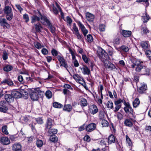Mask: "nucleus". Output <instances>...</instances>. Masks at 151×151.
<instances>
[{"label": "nucleus", "mask_w": 151, "mask_h": 151, "mask_svg": "<svg viewBox=\"0 0 151 151\" xmlns=\"http://www.w3.org/2000/svg\"><path fill=\"white\" fill-rule=\"evenodd\" d=\"M121 103H124V105L125 106L124 107V109L126 113L129 112L132 114H133L134 112L133 110L129 104H127L124 99H120L115 101L114 102L115 105V107L114 110V112H117L121 107Z\"/></svg>", "instance_id": "1"}, {"label": "nucleus", "mask_w": 151, "mask_h": 151, "mask_svg": "<svg viewBox=\"0 0 151 151\" xmlns=\"http://www.w3.org/2000/svg\"><path fill=\"white\" fill-rule=\"evenodd\" d=\"M131 62V65H128L129 67L134 68L136 66V71L137 72L141 71L144 66L142 62H141L139 60L136 59L132 60Z\"/></svg>", "instance_id": "2"}, {"label": "nucleus", "mask_w": 151, "mask_h": 151, "mask_svg": "<svg viewBox=\"0 0 151 151\" xmlns=\"http://www.w3.org/2000/svg\"><path fill=\"white\" fill-rule=\"evenodd\" d=\"M44 93V92L41 91L38 88H36L35 91L31 92L30 94V97L33 101H37L38 100L39 96L38 94L40 93Z\"/></svg>", "instance_id": "3"}, {"label": "nucleus", "mask_w": 151, "mask_h": 151, "mask_svg": "<svg viewBox=\"0 0 151 151\" xmlns=\"http://www.w3.org/2000/svg\"><path fill=\"white\" fill-rule=\"evenodd\" d=\"M105 68L109 70H112L116 68L114 65L108 60H103Z\"/></svg>", "instance_id": "4"}, {"label": "nucleus", "mask_w": 151, "mask_h": 151, "mask_svg": "<svg viewBox=\"0 0 151 151\" xmlns=\"http://www.w3.org/2000/svg\"><path fill=\"white\" fill-rule=\"evenodd\" d=\"M39 12L41 22L42 24L44 25H47L50 23L49 20L45 16H42Z\"/></svg>", "instance_id": "5"}, {"label": "nucleus", "mask_w": 151, "mask_h": 151, "mask_svg": "<svg viewBox=\"0 0 151 151\" xmlns=\"http://www.w3.org/2000/svg\"><path fill=\"white\" fill-rule=\"evenodd\" d=\"M80 69L81 70L82 73L84 75H89L90 74V71L89 69L86 66L80 67Z\"/></svg>", "instance_id": "6"}, {"label": "nucleus", "mask_w": 151, "mask_h": 151, "mask_svg": "<svg viewBox=\"0 0 151 151\" xmlns=\"http://www.w3.org/2000/svg\"><path fill=\"white\" fill-rule=\"evenodd\" d=\"M0 24L4 27L8 28L10 27L9 24L6 22V20L5 18H0Z\"/></svg>", "instance_id": "7"}, {"label": "nucleus", "mask_w": 151, "mask_h": 151, "mask_svg": "<svg viewBox=\"0 0 151 151\" xmlns=\"http://www.w3.org/2000/svg\"><path fill=\"white\" fill-rule=\"evenodd\" d=\"M89 110L90 113L93 115L97 113L98 111L97 106L94 104L90 106Z\"/></svg>", "instance_id": "8"}, {"label": "nucleus", "mask_w": 151, "mask_h": 151, "mask_svg": "<svg viewBox=\"0 0 151 151\" xmlns=\"http://www.w3.org/2000/svg\"><path fill=\"white\" fill-rule=\"evenodd\" d=\"M78 26L81 28V30L82 32L84 35L85 36H86V34L88 33V31L86 29L84 25L81 22H78Z\"/></svg>", "instance_id": "9"}, {"label": "nucleus", "mask_w": 151, "mask_h": 151, "mask_svg": "<svg viewBox=\"0 0 151 151\" xmlns=\"http://www.w3.org/2000/svg\"><path fill=\"white\" fill-rule=\"evenodd\" d=\"M147 89V85L144 83H141V86L138 89V91L140 93L142 94L144 93Z\"/></svg>", "instance_id": "10"}, {"label": "nucleus", "mask_w": 151, "mask_h": 151, "mask_svg": "<svg viewBox=\"0 0 151 151\" xmlns=\"http://www.w3.org/2000/svg\"><path fill=\"white\" fill-rule=\"evenodd\" d=\"M96 127V125L94 123H91L87 126L86 130L88 132H91Z\"/></svg>", "instance_id": "11"}, {"label": "nucleus", "mask_w": 151, "mask_h": 151, "mask_svg": "<svg viewBox=\"0 0 151 151\" xmlns=\"http://www.w3.org/2000/svg\"><path fill=\"white\" fill-rule=\"evenodd\" d=\"M1 142L4 145H9L10 143V141L8 138L6 137H3L1 139Z\"/></svg>", "instance_id": "12"}, {"label": "nucleus", "mask_w": 151, "mask_h": 151, "mask_svg": "<svg viewBox=\"0 0 151 151\" xmlns=\"http://www.w3.org/2000/svg\"><path fill=\"white\" fill-rule=\"evenodd\" d=\"M21 145L18 143L14 144L12 147V149L14 151H22Z\"/></svg>", "instance_id": "13"}, {"label": "nucleus", "mask_w": 151, "mask_h": 151, "mask_svg": "<svg viewBox=\"0 0 151 151\" xmlns=\"http://www.w3.org/2000/svg\"><path fill=\"white\" fill-rule=\"evenodd\" d=\"M86 17L87 20L89 22L93 21L94 19V16L88 12L86 13Z\"/></svg>", "instance_id": "14"}, {"label": "nucleus", "mask_w": 151, "mask_h": 151, "mask_svg": "<svg viewBox=\"0 0 151 151\" xmlns=\"http://www.w3.org/2000/svg\"><path fill=\"white\" fill-rule=\"evenodd\" d=\"M107 55V54L105 52V51L102 49H101L100 51L98 52L97 55L100 59L104 58V57H105V55Z\"/></svg>", "instance_id": "15"}, {"label": "nucleus", "mask_w": 151, "mask_h": 151, "mask_svg": "<svg viewBox=\"0 0 151 151\" xmlns=\"http://www.w3.org/2000/svg\"><path fill=\"white\" fill-rule=\"evenodd\" d=\"M12 95L13 98H19L21 96V94L18 91H13L12 92Z\"/></svg>", "instance_id": "16"}, {"label": "nucleus", "mask_w": 151, "mask_h": 151, "mask_svg": "<svg viewBox=\"0 0 151 151\" xmlns=\"http://www.w3.org/2000/svg\"><path fill=\"white\" fill-rule=\"evenodd\" d=\"M116 139L114 136L112 135H110L108 137V140L109 144H111L112 143H114L115 142Z\"/></svg>", "instance_id": "17"}, {"label": "nucleus", "mask_w": 151, "mask_h": 151, "mask_svg": "<svg viewBox=\"0 0 151 151\" xmlns=\"http://www.w3.org/2000/svg\"><path fill=\"white\" fill-rule=\"evenodd\" d=\"M122 35L124 37H128L130 36L132 32L130 31H127L123 30L122 32Z\"/></svg>", "instance_id": "18"}, {"label": "nucleus", "mask_w": 151, "mask_h": 151, "mask_svg": "<svg viewBox=\"0 0 151 151\" xmlns=\"http://www.w3.org/2000/svg\"><path fill=\"white\" fill-rule=\"evenodd\" d=\"M52 120L50 119H48L46 125V129H50L52 125Z\"/></svg>", "instance_id": "19"}, {"label": "nucleus", "mask_w": 151, "mask_h": 151, "mask_svg": "<svg viewBox=\"0 0 151 151\" xmlns=\"http://www.w3.org/2000/svg\"><path fill=\"white\" fill-rule=\"evenodd\" d=\"M1 83L2 84H7L9 86H11L13 85V82L9 79H5L4 80L1 82Z\"/></svg>", "instance_id": "20"}, {"label": "nucleus", "mask_w": 151, "mask_h": 151, "mask_svg": "<svg viewBox=\"0 0 151 151\" xmlns=\"http://www.w3.org/2000/svg\"><path fill=\"white\" fill-rule=\"evenodd\" d=\"M40 17L37 16L36 15H33L31 17V22L32 23H35L36 22L40 20Z\"/></svg>", "instance_id": "21"}, {"label": "nucleus", "mask_w": 151, "mask_h": 151, "mask_svg": "<svg viewBox=\"0 0 151 151\" xmlns=\"http://www.w3.org/2000/svg\"><path fill=\"white\" fill-rule=\"evenodd\" d=\"M4 10V13L6 14L12 13V8L9 6H5Z\"/></svg>", "instance_id": "22"}, {"label": "nucleus", "mask_w": 151, "mask_h": 151, "mask_svg": "<svg viewBox=\"0 0 151 151\" xmlns=\"http://www.w3.org/2000/svg\"><path fill=\"white\" fill-rule=\"evenodd\" d=\"M4 98L7 102H11L14 99L12 95L11 94H7L5 95Z\"/></svg>", "instance_id": "23"}, {"label": "nucleus", "mask_w": 151, "mask_h": 151, "mask_svg": "<svg viewBox=\"0 0 151 151\" xmlns=\"http://www.w3.org/2000/svg\"><path fill=\"white\" fill-rule=\"evenodd\" d=\"M140 72L142 75H147L149 74V69L146 67L144 66Z\"/></svg>", "instance_id": "24"}, {"label": "nucleus", "mask_w": 151, "mask_h": 151, "mask_svg": "<svg viewBox=\"0 0 151 151\" xmlns=\"http://www.w3.org/2000/svg\"><path fill=\"white\" fill-rule=\"evenodd\" d=\"M35 30L37 32H40L42 28L41 24L39 23L35 24Z\"/></svg>", "instance_id": "25"}, {"label": "nucleus", "mask_w": 151, "mask_h": 151, "mask_svg": "<svg viewBox=\"0 0 151 151\" xmlns=\"http://www.w3.org/2000/svg\"><path fill=\"white\" fill-rule=\"evenodd\" d=\"M149 31L146 26L142 27L141 33L142 34L146 35L149 33Z\"/></svg>", "instance_id": "26"}, {"label": "nucleus", "mask_w": 151, "mask_h": 151, "mask_svg": "<svg viewBox=\"0 0 151 151\" xmlns=\"http://www.w3.org/2000/svg\"><path fill=\"white\" fill-rule=\"evenodd\" d=\"M13 69V67L9 65H7L4 67V70L6 72H9Z\"/></svg>", "instance_id": "27"}, {"label": "nucleus", "mask_w": 151, "mask_h": 151, "mask_svg": "<svg viewBox=\"0 0 151 151\" xmlns=\"http://www.w3.org/2000/svg\"><path fill=\"white\" fill-rule=\"evenodd\" d=\"M124 124L127 126L131 127L133 125L132 122L129 119H126L124 122Z\"/></svg>", "instance_id": "28"}, {"label": "nucleus", "mask_w": 151, "mask_h": 151, "mask_svg": "<svg viewBox=\"0 0 151 151\" xmlns=\"http://www.w3.org/2000/svg\"><path fill=\"white\" fill-rule=\"evenodd\" d=\"M63 109L68 112H70L72 110V106L70 104L65 105L64 106Z\"/></svg>", "instance_id": "29"}, {"label": "nucleus", "mask_w": 151, "mask_h": 151, "mask_svg": "<svg viewBox=\"0 0 151 151\" xmlns=\"http://www.w3.org/2000/svg\"><path fill=\"white\" fill-rule=\"evenodd\" d=\"M140 101L138 98H136L135 99L133 102V105L134 107H137L139 104Z\"/></svg>", "instance_id": "30"}, {"label": "nucleus", "mask_w": 151, "mask_h": 151, "mask_svg": "<svg viewBox=\"0 0 151 151\" xmlns=\"http://www.w3.org/2000/svg\"><path fill=\"white\" fill-rule=\"evenodd\" d=\"M73 77L77 82H79L80 81H81V77L77 74H74Z\"/></svg>", "instance_id": "31"}, {"label": "nucleus", "mask_w": 151, "mask_h": 151, "mask_svg": "<svg viewBox=\"0 0 151 151\" xmlns=\"http://www.w3.org/2000/svg\"><path fill=\"white\" fill-rule=\"evenodd\" d=\"M106 105L108 108H110L111 109H113L114 108H113V104L111 101H109L106 103Z\"/></svg>", "instance_id": "32"}, {"label": "nucleus", "mask_w": 151, "mask_h": 151, "mask_svg": "<svg viewBox=\"0 0 151 151\" xmlns=\"http://www.w3.org/2000/svg\"><path fill=\"white\" fill-rule=\"evenodd\" d=\"M57 130L55 129H49V130L48 131V133L50 135L55 134L57 133Z\"/></svg>", "instance_id": "33"}, {"label": "nucleus", "mask_w": 151, "mask_h": 151, "mask_svg": "<svg viewBox=\"0 0 151 151\" xmlns=\"http://www.w3.org/2000/svg\"><path fill=\"white\" fill-rule=\"evenodd\" d=\"M7 127L6 125H4L2 127V132L6 135H8L9 134V132L7 129Z\"/></svg>", "instance_id": "34"}, {"label": "nucleus", "mask_w": 151, "mask_h": 151, "mask_svg": "<svg viewBox=\"0 0 151 151\" xmlns=\"http://www.w3.org/2000/svg\"><path fill=\"white\" fill-rule=\"evenodd\" d=\"M49 28L50 29L51 32L52 33H54L55 32V28L53 26L51 23L47 25Z\"/></svg>", "instance_id": "35"}, {"label": "nucleus", "mask_w": 151, "mask_h": 151, "mask_svg": "<svg viewBox=\"0 0 151 151\" xmlns=\"http://www.w3.org/2000/svg\"><path fill=\"white\" fill-rule=\"evenodd\" d=\"M49 139L51 141L55 142H56L57 141L58 138L55 135L52 136L51 135H50V137Z\"/></svg>", "instance_id": "36"}, {"label": "nucleus", "mask_w": 151, "mask_h": 151, "mask_svg": "<svg viewBox=\"0 0 151 151\" xmlns=\"http://www.w3.org/2000/svg\"><path fill=\"white\" fill-rule=\"evenodd\" d=\"M53 107L56 108H60L63 106V105L60 103L57 102H55L53 103Z\"/></svg>", "instance_id": "37"}, {"label": "nucleus", "mask_w": 151, "mask_h": 151, "mask_svg": "<svg viewBox=\"0 0 151 151\" xmlns=\"http://www.w3.org/2000/svg\"><path fill=\"white\" fill-rule=\"evenodd\" d=\"M46 96L48 99H50L52 97V94L51 92L48 90L45 93Z\"/></svg>", "instance_id": "38"}, {"label": "nucleus", "mask_w": 151, "mask_h": 151, "mask_svg": "<svg viewBox=\"0 0 151 151\" xmlns=\"http://www.w3.org/2000/svg\"><path fill=\"white\" fill-rule=\"evenodd\" d=\"M126 141L128 145L131 146L132 145L131 140L127 135L126 136Z\"/></svg>", "instance_id": "39"}, {"label": "nucleus", "mask_w": 151, "mask_h": 151, "mask_svg": "<svg viewBox=\"0 0 151 151\" xmlns=\"http://www.w3.org/2000/svg\"><path fill=\"white\" fill-rule=\"evenodd\" d=\"M150 18L147 15V13H145V15L143 16V22L144 23L147 22L149 20Z\"/></svg>", "instance_id": "40"}, {"label": "nucleus", "mask_w": 151, "mask_h": 151, "mask_svg": "<svg viewBox=\"0 0 151 151\" xmlns=\"http://www.w3.org/2000/svg\"><path fill=\"white\" fill-rule=\"evenodd\" d=\"M141 46L143 49H147L148 48V45L146 42H142L141 43Z\"/></svg>", "instance_id": "41"}, {"label": "nucleus", "mask_w": 151, "mask_h": 151, "mask_svg": "<svg viewBox=\"0 0 151 151\" xmlns=\"http://www.w3.org/2000/svg\"><path fill=\"white\" fill-rule=\"evenodd\" d=\"M99 116L100 119H103L104 117V112L101 110L99 111Z\"/></svg>", "instance_id": "42"}, {"label": "nucleus", "mask_w": 151, "mask_h": 151, "mask_svg": "<svg viewBox=\"0 0 151 151\" xmlns=\"http://www.w3.org/2000/svg\"><path fill=\"white\" fill-rule=\"evenodd\" d=\"M81 104L83 106H86L87 105L86 100L84 98H82L81 100Z\"/></svg>", "instance_id": "43"}, {"label": "nucleus", "mask_w": 151, "mask_h": 151, "mask_svg": "<svg viewBox=\"0 0 151 151\" xmlns=\"http://www.w3.org/2000/svg\"><path fill=\"white\" fill-rule=\"evenodd\" d=\"M6 19L8 20H11L13 18V16L12 13H11L10 14H6Z\"/></svg>", "instance_id": "44"}, {"label": "nucleus", "mask_w": 151, "mask_h": 151, "mask_svg": "<svg viewBox=\"0 0 151 151\" xmlns=\"http://www.w3.org/2000/svg\"><path fill=\"white\" fill-rule=\"evenodd\" d=\"M87 40L89 42H91L93 40V39L92 36L90 35H88L87 36Z\"/></svg>", "instance_id": "45"}, {"label": "nucleus", "mask_w": 151, "mask_h": 151, "mask_svg": "<svg viewBox=\"0 0 151 151\" xmlns=\"http://www.w3.org/2000/svg\"><path fill=\"white\" fill-rule=\"evenodd\" d=\"M60 66H62L65 68L67 70V68L68 67V66L67 65V64L66 62L65 61V60L64 61L60 63Z\"/></svg>", "instance_id": "46"}, {"label": "nucleus", "mask_w": 151, "mask_h": 151, "mask_svg": "<svg viewBox=\"0 0 151 151\" xmlns=\"http://www.w3.org/2000/svg\"><path fill=\"white\" fill-rule=\"evenodd\" d=\"M8 109L7 107L5 106H3V107H0V111L5 113L7 111Z\"/></svg>", "instance_id": "47"}, {"label": "nucleus", "mask_w": 151, "mask_h": 151, "mask_svg": "<svg viewBox=\"0 0 151 151\" xmlns=\"http://www.w3.org/2000/svg\"><path fill=\"white\" fill-rule=\"evenodd\" d=\"M23 18L25 20L26 22L27 23L29 21V17L27 14H24L23 16Z\"/></svg>", "instance_id": "48"}, {"label": "nucleus", "mask_w": 151, "mask_h": 151, "mask_svg": "<svg viewBox=\"0 0 151 151\" xmlns=\"http://www.w3.org/2000/svg\"><path fill=\"white\" fill-rule=\"evenodd\" d=\"M121 49L124 52H128L129 49L128 47L126 46L125 45H122L121 47Z\"/></svg>", "instance_id": "49"}, {"label": "nucleus", "mask_w": 151, "mask_h": 151, "mask_svg": "<svg viewBox=\"0 0 151 151\" xmlns=\"http://www.w3.org/2000/svg\"><path fill=\"white\" fill-rule=\"evenodd\" d=\"M145 54L147 57L150 60H151V51L149 50H147L145 52Z\"/></svg>", "instance_id": "50"}, {"label": "nucleus", "mask_w": 151, "mask_h": 151, "mask_svg": "<svg viewBox=\"0 0 151 151\" xmlns=\"http://www.w3.org/2000/svg\"><path fill=\"white\" fill-rule=\"evenodd\" d=\"M120 42V40L119 38L114 39L113 42V43L116 45H119Z\"/></svg>", "instance_id": "51"}, {"label": "nucleus", "mask_w": 151, "mask_h": 151, "mask_svg": "<svg viewBox=\"0 0 151 151\" xmlns=\"http://www.w3.org/2000/svg\"><path fill=\"white\" fill-rule=\"evenodd\" d=\"M43 144V142L41 140H37L36 142V144L38 147H41L42 145Z\"/></svg>", "instance_id": "52"}, {"label": "nucleus", "mask_w": 151, "mask_h": 151, "mask_svg": "<svg viewBox=\"0 0 151 151\" xmlns=\"http://www.w3.org/2000/svg\"><path fill=\"white\" fill-rule=\"evenodd\" d=\"M57 58L59 61L60 62V63H61L62 62H63L64 60H65V59H64L63 56H62L60 55H58L57 57Z\"/></svg>", "instance_id": "53"}, {"label": "nucleus", "mask_w": 151, "mask_h": 151, "mask_svg": "<svg viewBox=\"0 0 151 151\" xmlns=\"http://www.w3.org/2000/svg\"><path fill=\"white\" fill-rule=\"evenodd\" d=\"M73 29L75 32V34L79 32L78 28L76 27V24L75 23L73 24Z\"/></svg>", "instance_id": "54"}, {"label": "nucleus", "mask_w": 151, "mask_h": 151, "mask_svg": "<svg viewBox=\"0 0 151 151\" xmlns=\"http://www.w3.org/2000/svg\"><path fill=\"white\" fill-rule=\"evenodd\" d=\"M82 58L85 63H87L88 62V58L86 55L82 54Z\"/></svg>", "instance_id": "55"}, {"label": "nucleus", "mask_w": 151, "mask_h": 151, "mask_svg": "<svg viewBox=\"0 0 151 151\" xmlns=\"http://www.w3.org/2000/svg\"><path fill=\"white\" fill-rule=\"evenodd\" d=\"M52 55L54 56H57L58 54V52L55 49H52L51 50Z\"/></svg>", "instance_id": "56"}, {"label": "nucleus", "mask_w": 151, "mask_h": 151, "mask_svg": "<svg viewBox=\"0 0 151 151\" xmlns=\"http://www.w3.org/2000/svg\"><path fill=\"white\" fill-rule=\"evenodd\" d=\"M2 57L3 60H6L8 58V54L6 52H4L3 53Z\"/></svg>", "instance_id": "57"}, {"label": "nucleus", "mask_w": 151, "mask_h": 151, "mask_svg": "<svg viewBox=\"0 0 151 151\" xmlns=\"http://www.w3.org/2000/svg\"><path fill=\"white\" fill-rule=\"evenodd\" d=\"M102 124L103 127H106L108 125V122L105 119H103Z\"/></svg>", "instance_id": "58"}, {"label": "nucleus", "mask_w": 151, "mask_h": 151, "mask_svg": "<svg viewBox=\"0 0 151 151\" xmlns=\"http://www.w3.org/2000/svg\"><path fill=\"white\" fill-rule=\"evenodd\" d=\"M99 29L101 31H104L105 30V26L103 24H101L99 25Z\"/></svg>", "instance_id": "59"}, {"label": "nucleus", "mask_w": 151, "mask_h": 151, "mask_svg": "<svg viewBox=\"0 0 151 151\" xmlns=\"http://www.w3.org/2000/svg\"><path fill=\"white\" fill-rule=\"evenodd\" d=\"M35 47L38 49H40L42 47L41 44L38 42H37L36 43H35Z\"/></svg>", "instance_id": "60"}, {"label": "nucleus", "mask_w": 151, "mask_h": 151, "mask_svg": "<svg viewBox=\"0 0 151 151\" xmlns=\"http://www.w3.org/2000/svg\"><path fill=\"white\" fill-rule=\"evenodd\" d=\"M42 53L44 55H46L48 53V50L45 48H43L41 50Z\"/></svg>", "instance_id": "61"}, {"label": "nucleus", "mask_w": 151, "mask_h": 151, "mask_svg": "<svg viewBox=\"0 0 151 151\" xmlns=\"http://www.w3.org/2000/svg\"><path fill=\"white\" fill-rule=\"evenodd\" d=\"M36 121L39 124H42L43 123L42 119L40 118H39L36 119Z\"/></svg>", "instance_id": "62"}, {"label": "nucleus", "mask_w": 151, "mask_h": 151, "mask_svg": "<svg viewBox=\"0 0 151 151\" xmlns=\"http://www.w3.org/2000/svg\"><path fill=\"white\" fill-rule=\"evenodd\" d=\"M75 35L77 36V38L78 39L80 40L81 41H83V39L81 35L79 34V32L75 34Z\"/></svg>", "instance_id": "63"}, {"label": "nucleus", "mask_w": 151, "mask_h": 151, "mask_svg": "<svg viewBox=\"0 0 151 151\" xmlns=\"http://www.w3.org/2000/svg\"><path fill=\"white\" fill-rule=\"evenodd\" d=\"M15 6L17 9L20 11V13H21V12L23 10V9L20 6L19 4H16Z\"/></svg>", "instance_id": "64"}]
</instances>
